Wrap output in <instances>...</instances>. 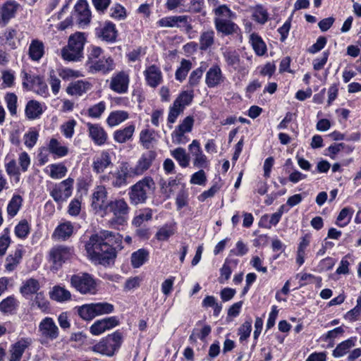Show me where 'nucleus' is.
<instances>
[{"label": "nucleus", "instance_id": "f257e3e1", "mask_svg": "<svg viewBox=\"0 0 361 361\" xmlns=\"http://www.w3.org/2000/svg\"><path fill=\"white\" fill-rule=\"evenodd\" d=\"M122 236L118 233L104 230L93 235L86 243L87 254L100 264L109 263L116 257V250H121Z\"/></svg>", "mask_w": 361, "mask_h": 361}, {"label": "nucleus", "instance_id": "f03ea898", "mask_svg": "<svg viewBox=\"0 0 361 361\" xmlns=\"http://www.w3.org/2000/svg\"><path fill=\"white\" fill-rule=\"evenodd\" d=\"M130 208L123 197H116L109 200L106 211L104 214H112V217L108 221L109 228L118 229L120 226L126 225L128 220Z\"/></svg>", "mask_w": 361, "mask_h": 361}, {"label": "nucleus", "instance_id": "7ed1b4c3", "mask_svg": "<svg viewBox=\"0 0 361 361\" xmlns=\"http://www.w3.org/2000/svg\"><path fill=\"white\" fill-rule=\"evenodd\" d=\"M86 37L83 32H75L69 37L67 46L61 49L62 58L68 61H78L83 58Z\"/></svg>", "mask_w": 361, "mask_h": 361}, {"label": "nucleus", "instance_id": "20e7f679", "mask_svg": "<svg viewBox=\"0 0 361 361\" xmlns=\"http://www.w3.org/2000/svg\"><path fill=\"white\" fill-rule=\"evenodd\" d=\"M155 188L153 179L149 176L145 177L130 188L129 198L131 203L135 205L145 203Z\"/></svg>", "mask_w": 361, "mask_h": 361}, {"label": "nucleus", "instance_id": "39448f33", "mask_svg": "<svg viewBox=\"0 0 361 361\" xmlns=\"http://www.w3.org/2000/svg\"><path fill=\"white\" fill-rule=\"evenodd\" d=\"M123 341V336L121 332L116 331L108 335L98 343L92 346V350L107 356H112L120 348Z\"/></svg>", "mask_w": 361, "mask_h": 361}, {"label": "nucleus", "instance_id": "423d86ee", "mask_svg": "<svg viewBox=\"0 0 361 361\" xmlns=\"http://www.w3.org/2000/svg\"><path fill=\"white\" fill-rule=\"evenodd\" d=\"M71 283L82 294L96 293V282L92 276L87 273L73 275L71 278Z\"/></svg>", "mask_w": 361, "mask_h": 361}, {"label": "nucleus", "instance_id": "0eeeda50", "mask_svg": "<svg viewBox=\"0 0 361 361\" xmlns=\"http://www.w3.org/2000/svg\"><path fill=\"white\" fill-rule=\"evenodd\" d=\"M109 200H108V192L103 185H99L95 188L92 195L91 206L96 213H104L106 208Z\"/></svg>", "mask_w": 361, "mask_h": 361}, {"label": "nucleus", "instance_id": "6e6552de", "mask_svg": "<svg viewBox=\"0 0 361 361\" xmlns=\"http://www.w3.org/2000/svg\"><path fill=\"white\" fill-rule=\"evenodd\" d=\"M73 179L67 178L59 184L55 185L50 192V195L57 203L66 201L72 194Z\"/></svg>", "mask_w": 361, "mask_h": 361}, {"label": "nucleus", "instance_id": "1a4fd4ad", "mask_svg": "<svg viewBox=\"0 0 361 361\" xmlns=\"http://www.w3.org/2000/svg\"><path fill=\"white\" fill-rule=\"evenodd\" d=\"M130 76L124 71L114 73L110 79L109 88L117 94H126L128 91Z\"/></svg>", "mask_w": 361, "mask_h": 361}, {"label": "nucleus", "instance_id": "9d476101", "mask_svg": "<svg viewBox=\"0 0 361 361\" xmlns=\"http://www.w3.org/2000/svg\"><path fill=\"white\" fill-rule=\"evenodd\" d=\"M73 256V250L71 247L64 245L54 247L49 252L50 260L58 269L66 260L70 259Z\"/></svg>", "mask_w": 361, "mask_h": 361}, {"label": "nucleus", "instance_id": "9b49d317", "mask_svg": "<svg viewBox=\"0 0 361 361\" xmlns=\"http://www.w3.org/2000/svg\"><path fill=\"white\" fill-rule=\"evenodd\" d=\"M32 343V340L30 338H21L12 344L9 349V361H20L23 353Z\"/></svg>", "mask_w": 361, "mask_h": 361}, {"label": "nucleus", "instance_id": "f8f14e48", "mask_svg": "<svg viewBox=\"0 0 361 361\" xmlns=\"http://www.w3.org/2000/svg\"><path fill=\"white\" fill-rule=\"evenodd\" d=\"M188 149L193 159V165L197 168H206L208 165V160L205 154H204L200 142L197 140H194L188 146Z\"/></svg>", "mask_w": 361, "mask_h": 361}, {"label": "nucleus", "instance_id": "ddd939ff", "mask_svg": "<svg viewBox=\"0 0 361 361\" xmlns=\"http://www.w3.org/2000/svg\"><path fill=\"white\" fill-rule=\"evenodd\" d=\"M88 68L91 73L100 72L103 74H106L114 70L115 63L111 56H102V59L90 66Z\"/></svg>", "mask_w": 361, "mask_h": 361}, {"label": "nucleus", "instance_id": "4468645a", "mask_svg": "<svg viewBox=\"0 0 361 361\" xmlns=\"http://www.w3.org/2000/svg\"><path fill=\"white\" fill-rule=\"evenodd\" d=\"M118 324V321L116 317L105 318L95 322L90 327V332L93 335H99Z\"/></svg>", "mask_w": 361, "mask_h": 361}, {"label": "nucleus", "instance_id": "2eb2a0df", "mask_svg": "<svg viewBox=\"0 0 361 361\" xmlns=\"http://www.w3.org/2000/svg\"><path fill=\"white\" fill-rule=\"evenodd\" d=\"M20 5L15 1H8L1 7L0 24L6 25L14 18Z\"/></svg>", "mask_w": 361, "mask_h": 361}, {"label": "nucleus", "instance_id": "dca6fc26", "mask_svg": "<svg viewBox=\"0 0 361 361\" xmlns=\"http://www.w3.org/2000/svg\"><path fill=\"white\" fill-rule=\"evenodd\" d=\"M23 86L27 90H32L37 94L47 97L48 95V87L43 79L38 75H33L31 84L26 81L23 82Z\"/></svg>", "mask_w": 361, "mask_h": 361}, {"label": "nucleus", "instance_id": "f3484780", "mask_svg": "<svg viewBox=\"0 0 361 361\" xmlns=\"http://www.w3.org/2000/svg\"><path fill=\"white\" fill-rule=\"evenodd\" d=\"M233 19H221L214 22L217 32L228 36L236 33L238 26L233 21Z\"/></svg>", "mask_w": 361, "mask_h": 361}, {"label": "nucleus", "instance_id": "a211bd4d", "mask_svg": "<svg viewBox=\"0 0 361 361\" xmlns=\"http://www.w3.org/2000/svg\"><path fill=\"white\" fill-rule=\"evenodd\" d=\"M144 75L147 85L152 87H157L162 82L161 71L155 65H152L146 68Z\"/></svg>", "mask_w": 361, "mask_h": 361}, {"label": "nucleus", "instance_id": "6ab92c4d", "mask_svg": "<svg viewBox=\"0 0 361 361\" xmlns=\"http://www.w3.org/2000/svg\"><path fill=\"white\" fill-rule=\"evenodd\" d=\"M224 80L221 70L217 65L212 66L206 73L205 83L209 87L218 86Z\"/></svg>", "mask_w": 361, "mask_h": 361}, {"label": "nucleus", "instance_id": "aec40b11", "mask_svg": "<svg viewBox=\"0 0 361 361\" xmlns=\"http://www.w3.org/2000/svg\"><path fill=\"white\" fill-rule=\"evenodd\" d=\"M42 334L49 338L55 339L58 336V327L51 318L46 317L39 324Z\"/></svg>", "mask_w": 361, "mask_h": 361}, {"label": "nucleus", "instance_id": "412c9836", "mask_svg": "<svg viewBox=\"0 0 361 361\" xmlns=\"http://www.w3.org/2000/svg\"><path fill=\"white\" fill-rule=\"evenodd\" d=\"M80 25H87L90 23L91 13L85 1L78 2L75 7V13Z\"/></svg>", "mask_w": 361, "mask_h": 361}, {"label": "nucleus", "instance_id": "4be33fe9", "mask_svg": "<svg viewBox=\"0 0 361 361\" xmlns=\"http://www.w3.org/2000/svg\"><path fill=\"white\" fill-rule=\"evenodd\" d=\"M88 131L90 137L97 145H104L107 139V134L100 126L97 124L87 123Z\"/></svg>", "mask_w": 361, "mask_h": 361}, {"label": "nucleus", "instance_id": "5701e85b", "mask_svg": "<svg viewBox=\"0 0 361 361\" xmlns=\"http://www.w3.org/2000/svg\"><path fill=\"white\" fill-rule=\"evenodd\" d=\"M112 163L109 153L104 151L94 159L92 163L93 171L97 173H102Z\"/></svg>", "mask_w": 361, "mask_h": 361}, {"label": "nucleus", "instance_id": "b1692460", "mask_svg": "<svg viewBox=\"0 0 361 361\" xmlns=\"http://www.w3.org/2000/svg\"><path fill=\"white\" fill-rule=\"evenodd\" d=\"M252 19L259 25H264L269 18V14L267 8L262 5L257 4L250 8Z\"/></svg>", "mask_w": 361, "mask_h": 361}, {"label": "nucleus", "instance_id": "393cba45", "mask_svg": "<svg viewBox=\"0 0 361 361\" xmlns=\"http://www.w3.org/2000/svg\"><path fill=\"white\" fill-rule=\"evenodd\" d=\"M91 88V85L88 82L78 80L71 82L66 88L67 94L72 96H81Z\"/></svg>", "mask_w": 361, "mask_h": 361}, {"label": "nucleus", "instance_id": "a878e982", "mask_svg": "<svg viewBox=\"0 0 361 361\" xmlns=\"http://www.w3.org/2000/svg\"><path fill=\"white\" fill-rule=\"evenodd\" d=\"M98 35L99 37L106 42H114L117 37V30L115 25L111 22L105 23L104 25L99 30Z\"/></svg>", "mask_w": 361, "mask_h": 361}, {"label": "nucleus", "instance_id": "bb28decb", "mask_svg": "<svg viewBox=\"0 0 361 361\" xmlns=\"http://www.w3.org/2000/svg\"><path fill=\"white\" fill-rule=\"evenodd\" d=\"M73 232V226L71 222H65L59 225L55 229L52 237L56 240H65L68 238Z\"/></svg>", "mask_w": 361, "mask_h": 361}, {"label": "nucleus", "instance_id": "cd10ccee", "mask_svg": "<svg viewBox=\"0 0 361 361\" xmlns=\"http://www.w3.org/2000/svg\"><path fill=\"white\" fill-rule=\"evenodd\" d=\"M155 157L156 153L154 151H149L144 154L137 163L135 173L142 174L144 171H147L152 165Z\"/></svg>", "mask_w": 361, "mask_h": 361}, {"label": "nucleus", "instance_id": "c85d7f7f", "mask_svg": "<svg viewBox=\"0 0 361 361\" xmlns=\"http://www.w3.org/2000/svg\"><path fill=\"white\" fill-rule=\"evenodd\" d=\"M28 54L32 61H38L44 54V46L42 41L33 39L29 46Z\"/></svg>", "mask_w": 361, "mask_h": 361}, {"label": "nucleus", "instance_id": "c756f323", "mask_svg": "<svg viewBox=\"0 0 361 361\" xmlns=\"http://www.w3.org/2000/svg\"><path fill=\"white\" fill-rule=\"evenodd\" d=\"M135 127L130 124L123 129L117 130L114 133V139L118 143H125L130 140L135 132Z\"/></svg>", "mask_w": 361, "mask_h": 361}, {"label": "nucleus", "instance_id": "7c9ffc66", "mask_svg": "<svg viewBox=\"0 0 361 361\" xmlns=\"http://www.w3.org/2000/svg\"><path fill=\"white\" fill-rule=\"evenodd\" d=\"M25 112L28 119L34 120L39 118L43 113V109L39 102L30 100L26 104Z\"/></svg>", "mask_w": 361, "mask_h": 361}, {"label": "nucleus", "instance_id": "2f4dec72", "mask_svg": "<svg viewBox=\"0 0 361 361\" xmlns=\"http://www.w3.org/2000/svg\"><path fill=\"white\" fill-rule=\"evenodd\" d=\"M128 117L129 114L127 111H114L109 115L106 123L110 127H114L126 121Z\"/></svg>", "mask_w": 361, "mask_h": 361}, {"label": "nucleus", "instance_id": "473e14b6", "mask_svg": "<svg viewBox=\"0 0 361 361\" xmlns=\"http://www.w3.org/2000/svg\"><path fill=\"white\" fill-rule=\"evenodd\" d=\"M187 17L185 16H169L160 19L157 24L162 27H173L178 26L179 23H185Z\"/></svg>", "mask_w": 361, "mask_h": 361}, {"label": "nucleus", "instance_id": "72a5a7b5", "mask_svg": "<svg viewBox=\"0 0 361 361\" xmlns=\"http://www.w3.org/2000/svg\"><path fill=\"white\" fill-rule=\"evenodd\" d=\"M22 259L21 250L17 249L13 253L10 254L6 258L5 269L8 272L13 271L20 264Z\"/></svg>", "mask_w": 361, "mask_h": 361}, {"label": "nucleus", "instance_id": "f704fd0d", "mask_svg": "<svg viewBox=\"0 0 361 361\" xmlns=\"http://www.w3.org/2000/svg\"><path fill=\"white\" fill-rule=\"evenodd\" d=\"M49 295L52 300L58 302L67 301L71 298L70 291L60 286H54Z\"/></svg>", "mask_w": 361, "mask_h": 361}, {"label": "nucleus", "instance_id": "c9c22d12", "mask_svg": "<svg viewBox=\"0 0 361 361\" xmlns=\"http://www.w3.org/2000/svg\"><path fill=\"white\" fill-rule=\"evenodd\" d=\"M214 14V22L221 19H235V13H233L226 5L223 4L217 6L213 10Z\"/></svg>", "mask_w": 361, "mask_h": 361}, {"label": "nucleus", "instance_id": "e433bc0d", "mask_svg": "<svg viewBox=\"0 0 361 361\" xmlns=\"http://www.w3.org/2000/svg\"><path fill=\"white\" fill-rule=\"evenodd\" d=\"M252 47L258 56H263L267 51V46L261 37L256 33H252L250 37Z\"/></svg>", "mask_w": 361, "mask_h": 361}, {"label": "nucleus", "instance_id": "4c0bfd02", "mask_svg": "<svg viewBox=\"0 0 361 361\" xmlns=\"http://www.w3.org/2000/svg\"><path fill=\"white\" fill-rule=\"evenodd\" d=\"M149 252L145 249H139L131 255V264L134 268L140 267L147 261Z\"/></svg>", "mask_w": 361, "mask_h": 361}, {"label": "nucleus", "instance_id": "58836bf2", "mask_svg": "<svg viewBox=\"0 0 361 361\" xmlns=\"http://www.w3.org/2000/svg\"><path fill=\"white\" fill-rule=\"evenodd\" d=\"M48 150L59 157H65L68 152V148L61 145L56 138H51L48 145Z\"/></svg>", "mask_w": 361, "mask_h": 361}, {"label": "nucleus", "instance_id": "ea45409f", "mask_svg": "<svg viewBox=\"0 0 361 361\" xmlns=\"http://www.w3.org/2000/svg\"><path fill=\"white\" fill-rule=\"evenodd\" d=\"M39 289V281L37 279L31 278L23 282V286L20 287V293L24 296H26L34 293L37 294Z\"/></svg>", "mask_w": 361, "mask_h": 361}, {"label": "nucleus", "instance_id": "a19ab883", "mask_svg": "<svg viewBox=\"0 0 361 361\" xmlns=\"http://www.w3.org/2000/svg\"><path fill=\"white\" fill-rule=\"evenodd\" d=\"M154 131L152 130L145 129L140 133V140L142 146L146 149L153 147L156 142Z\"/></svg>", "mask_w": 361, "mask_h": 361}, {"label": "nucleus", "instance_id": "79ce46f5", "mask_svg": "<svg viewBox=\"0 0 361 361\" xmlns=\"http://www.w3.org/2000/svg\"><path fill=\"white\" fill-rule=\"evenodd\" d=\"M128 175V167L126 165L121 166L114 174V180L112 182V185L116 188H120L122 185H126Z\"/></svg>", "mask_w": 361, "mask_h": 361}, {"label": "nucleus", "instance_id": "37998d69", "mask_svg": "<svg viewBox=\"0 0 361 361\" xmlns=\"http://www.w3.org/2000/svg\"><path fill=\"white\" fill-rule=\"evenodd\" d=\"M214 43V32L213 30H207L202 32L200 37V49L201 50H207Z\"/></svg>", "mask_w": 361, "mask_h": 361}, {"label": "nucleus", "instance_id": "c03bdc74", "mask_svg": "<svg viewBox=\"0 0 361 361\" xmlns=\"http://www.w3.org/2000/svg\"><path fill=\"white\" fill-rule=\"evenodd\" d=\"M171 155L178 162L180 166L185 168L189 166L190 157L186 153L185 149L178 147L171 152Z\"/></svg>", "mask_w": 361, "mask_h": 361}, {"label": "nucleus", "instance_id": "a18cd8bd", "mask_svg": "<svg viewBox=\"0 0 361 361\" xmlns=\"http://www.w3.org/2000/svg\"><path fill=\"white\" fill-rule=\"evenodd\" d=\"M191 68L192 63L189 60L185 59H182L180 66L175 73L176 79L180 82L183 81Z\"/></svg>", "mask_w": 361, "mask_h": 361}, {"label": "nucleus", "instance_id": "49530a36", "mask_svg": "<svg viewBox=\"0 0 361 361\" xmlns=\"http://www.w3.org/2000/svg\"><path fill=\"white\" fill-rule=\"evenodd\" d=\"M174 233V226L171 224H165L158 229L155 237L159 241H165L167 240Z\"/></svg>", "mask_w": 361, "mask_h": 361}, {"label": "nucleus", "instance_id": "de8ad7c7", "mask_svg": "<svg viewBox=\"0 0 361 361\" xmlns=\"http://www.w3.org/2000/svg\"><path fill=\"white\" fill-rule=\"evenodd\" d=\"M354 345L351 339H348L339 343L333 351L335 357H340L347 354L349 350Z\"/></svg>", "mask_w": 361, "mask_h": 361}, {"label": "nucleus", "instance_id": "09e8293b", "mask_svg": "<svg viewBox=\"0 0 361 361\" xmlns=\"http://www.w3.org/2000/svg\"><path fill=\"white\" fill-rule=\"evenodd\" d=\"M192 98L193 94L192 92L183 91L174 101V106H178L184 110L185 106L190 104Z\"/></svg>", "mask_w": 361, "mask_h": 361}, {"label": "nucleus", "instance_id": "8fccbe9b", "mask_svg": "<svg viewBox=\"0 0 361 361\" xmlns=\"http://www.w3.org/2000/svg\"><path fill=\"white\" fill-rule=\"evenodd\" d=\"M23 199L20 195H14L9 202L7 207L8 215L14 216L18 213L22 205Z\"/></svg>", "mask_w": 361, "mask_h": 361}, {"label": "nucleus", "instance_id": "3c124183", "mask_svg": "<svg viewBox=\"0 0 361 361\" xmlns=\"http://www.w3.org/2000/svg\"><path fill=\"white\" fill-rule=\"evenodd\" d=\"M49 176L52 178L60 179L64 177L67 172L66 167L62 164H54L49 166Z\"/></svg>", "mask_w": 361, "mask_h": 361}, {"label": "nucleus", "instance_id": "603ef678", "mask_svg": "<svg viewBox=\"0 0 361 361\" xmlns=\"http://www.w3.org/2000/svg\"><path fill=\"white\" fill-rule=\"evenodd\" d=\"M353 211L348 207L341 209L338 217L336 224L341 227H343L349 224Z\"/></svg>", "mask_w": 361, "mask_h": 361}, {"label": "nucleus", "instance_id": "864d4df0", "mask_svg": "<svg viewBox=\"0 0 361 361\" xmlns=\"http://www.w3.org/2000/svg\"><path fill=\"white\" fill-rule=\"evenodd\" d=\"M224 58L228 66L236 69L240 65V56L235 51L224 52Z\"/></svg>", "mask_w": 361, "mask_h": 361}, {"label": "nucleus", "instance_id": "5fc2aeb1", "mask_svg": "<svg viewBox=\"0 0 361 361\" xmlns=\"http://www.w3.org/2000/svg\"><path fill=\"white\" fill-rule=\"evenodd\" d=\"M96 316L111 313L114 310V305L108 302L92 303Z\"/></svg>", "mask_w": 361, "mask_h": 361}, {"label": "nucleus", "instance_id": "6e6d98bb", "mask_svg": "<svg viewBox=\"0 0 361 361\" xmlns=\"http://www.w3.org/2000/svg\"><path fill=\"white\" fill-rule=\"evenodd\" d=\"M48 82L51 86V91L54 95H56L61 89V80L56 76L55 71L51 69L49 71Z\"/></svg>", "mask_w": 361, "mask_h": 361}, {"label": "nucleus", "instance_id": "4d7b16f0", "mask_svg": "<svg viewBox=\"0 0 361 361\" xmlns=\"http://www.w3.org/2000/svg\"><path fill=\"white\" fill-rule=\"evenodd\" d=\"M152 218V210L151 209H145L133 219V224L136 227L140 226L143 222L147 221Z\"/></svg>", "mask_w": 361, "mask_h": 361}, {"label": "nucleus", "instance_id": "13d9d810", "mask_svg": "<svg viewBox=\"0 0 361 361\" xmlns=\"http://www.w3.org/2000/svg\"><path fill=\"white\" fill-rule=\"evenodd\" d=\"M78 312V314L85 320H90L96 317L92 303L80 307Z\"/></svg>", "mask_w": 361, "mask_h": 361}, {"label": "nucleus", "instance_id": "bf43d9fd", "mask_svg": "<svg viewBox=\"0 0 361 361\" xmlns=\"http://www.w3.org/2000/svg\"><path fill=\"white\" fill-rule=\"evenodd\" d=\"M5 102L10 114L14 116L17 114V102L18 97L14 93H7L5 95Z\"/></svg>", "mask_w": 361, "mask_h": 361}, {"label": "nucleus", "instance_id": "052dcab7", "mask_svg": "<svg viewBox=\"0 0 361 361\" xmlns=\"http://www.w3.org/2000/svg\"><path fill=\"white\" fill-rule=\"evenodd\" d=\"M205 68L202 66L192 71L189 76L188 84L190 87H195L199 85Z\"/></svg>", "mask_w": 361, "mask_h": 361}, {"label": "nucleus", "instance_id": "680f3d73", "mask_svg": "<svg viewBox=\"0 0 361 361\" xmlns=\"http://www.w3.org/2000/svg\"><path fill=\"white\" fill-rule=\"evenodd\" d=\"M161 191L166 196V198L170 197L171 195L173 193V188L178 185V183L176 179H171L168 182L161 180Z\"/></svg>", "mask_w": 361, "mask_h": 361}, {"label": "nucleus", "instance_id": "e2e57ef3", "mask_svg": "<svg viewBox=\"0 0 361 361\" xmlns=\"http://www.w3.org/2000/svg\"><path fill=\"white\" fill-rule=\"evenodd\" d=\"M103 50L99 47H92L88 54L86 65L87 67L93 64L94 62L102 59Z\"/></svg>", "mask_w": 361, "mask_h": 361}, {"label": "nucleus", "instance_id": "0e129e2a", "mask_svg": "<svg viewBox=\"0 0 361 361\" xmlns=\"http://www.w3.org/2000/svg\"><path fill=\"white\" fill-rule=\"evenodd\" d=\"M106 109V104L104 102L91 106L88 109V115L92 118H99Z\"/></svg>", "mask_w": 361, "mask_h": 361}, {"label": "nucleus", "instance_id": "69168bd1", "mask_svg": "<svg viewBox=\"0 0 361 361\" xmlns=\"http://www.w3.org/2000/svg\"><path fill=\"white\" fill-rule=\"evenodd\" d=\"M30 232V226L26 220H23L16 226V235L20 238H25Z\"/></svg>", "mask_w": 361, "mask_h": 361}, {"label": "nucleus", "instance_id": "338daca9", "mask_svg": "<svg viewBox=\"0 0 361 361\" xmlns=\"http://www.w3.org/2000/svg\"><path fill=\"white\" fill-rule=\"evenodd\" d=\"M76 126V121L73 119L64 123L61 126V132L66 138H71L74 133V128Z\"/></svg>", "mask_w": 361, "mask_h": 361}, {"label": "nucleus", "instance_id": "774afa93", "mask_svg": "<svg viewBox=\"0 0 361 361\" xmlns=\"http://www.w3.org/2000/svg\"><path fill=\"white\" fill-rule=\"evenodd\" d=\"M252 330V320L245 321L239 328L238 334L240 335V341L246 340L250 335Z\"/></svg>", "mask_w": 361, "mask_h": 361}]
</instances>
